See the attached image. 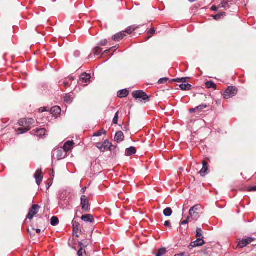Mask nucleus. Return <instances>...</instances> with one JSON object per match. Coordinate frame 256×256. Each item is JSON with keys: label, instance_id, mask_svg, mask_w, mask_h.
Wrapping results in <instances>:
<instances>
[{"label": "nucleus", "instance_id": "09e8293b", "mask_svg": "<svg viewBox=\"0 0 256 256\" xmlns=\"http://www.w3.org/2000/svg\"><path fill=\"white\" fill-rule=\"evenodd\" d=\"M196 108H190V110H189V112L190 113H193V112H194L196 110Z\"/></svg>", "mask_w": 256, "mask_h": 256}, {"label": "nucleus", "instance_id": "052dcab7", "mask_svg": "<svg viewBox=\"0 0 256 256\" xmlns=\"http://www.w3.org/2000/svg\"><path fill=\"white\" fill-rule=\"evenodd\" d=\"M92 54H90L88 56V58H92Z\"/></svg>", "mask_w": 256, "mask_h": 256}, {"label": "nucleus", "instance_id": "8fccbe9b", "mask_svg": "<svg viewBox=\"0 0 256 256\" xmlns=\"http://www.w3.org/2000/svg\"><path fill=\"white\" fill-rule=\"evenodd\" d=\"M250 191L256 192V186H254L250 188Z\"/></svg>", "mask_w": 256, "mask_h": 256}, {"label": "nucleus", "instance_id": "a19ab883", "mask_svg": "<svg viewBox=\"0 0 256 256\" xmlns=\"http://www.w3.org/2000/svg\"><path fill=\"white\" fill-rule=\"evenodd\" d=\"M191 221H192V220L190 218V217H189L188 216L186 220H185L181 222V224L186 225V224H188V222H191Z\"/></svg>", "mask_w": 256, "mask_h": 256}, {"label": "nucleus", "instance_id": "4d7b16f0", "mask_svg": "<svg viewBox=\"0 0 256 256\" xmlns=\"http://www.w3.org/2000/svg\"><path fill=\"white\" fill-rule=\"evenodd\" d=\"M40 232H41V230H40V229H39V228H37V229L36 230V233H38V234H40Z\"/></svg>", "mask_w": 256, "mask_h": 256}, {"label": "nucleus", "instance_id": "2f4dec72", "mask_svg": "<svg viewBox=\"0 0 256 256\" xmlns=\"http://www.w3.org/2000/svg\"><path fill=\"white\" fill-rule=\"evenodd\" d=\"M102 134H106V131L102 129L98 132L94 133L93 136H101Z\"/></svg>", "mask_w": 256, "mask_h": 256}, {"label": "nucleus", "instance_id": "680f3d73", "mask_svg": "<svg viewBox=\"0 0 256 256\" xmlns=\"http://www.w3.org/2000/svg\"><path fill=\"white\" fill-rule=\"evenodd\" d=\"M175 256H183V254H178L176 255Z\"/></svg>", "mask_w": 256, "mask_h": 256}, {"label": "nucleus", "instance_id": "412c9836", "mask_svg": "<svg viewBox=\"0 0 256 256\" xmlns=\"http://www.w3.org/2000/svg\"><path fill=\"white\" fill-rule=\"evenodd\" d=\"M72 224L74 233L77 234L79 231L80 232H82L81 230L79 228L80 224L78 222L73 220L72 222Z\"/></svg>", "mask_w": 256, "mask_h": 256}, {"label": "nucleus", "instance_id": "5701e85b", "mask_svg": "<svg viewBox=\"0 0 256 256\" xmlns=\"http://www.w3.org/2000/svg\"><path fill=\"white\" fill-rule=\"evenodd\" d=\"M78 246L80 249H82L86 250V248L88 246V244L86 241L84 240L78 242Z\"/></svg>", "mask_w": 256, "mask_h": 256}, {"label": "nucleus", "instance_id": "ddd939ff", "mask_svg": "<svg viewBox=\"0 0 256 256\" xmlns=\"http://www.w3.org/2000/svg\"><path fill=\"white\" fill-rule=\"evenodd\" d=\"M34 178H36V184L39 186L43 178L42 173L41 170H38L36 171V174H34Z\"/></svg>", "mask_w": 256, "mask_h": 256}, {"label": "nucleus", "instance_id": "e433bc0d", "mask_svg": "<svg viewBox=\"0 0 256 256\" xmlns=\"http://www.w3.org/2000/svg\"><path fill=\"white\" fill-rule=\"evenodd\" d=\"M116 50V46H113L110 48V49L106 50L104 51V52L102 53V55H105L108 54L110 52H114Z\"/></svg>", "mask_w": 256, "mask_h": 256}, {"label": "nucleus", "instance_id": "f8f14e48", "mask_svg": "<svg viewBox=\"0 0 256 256\" xmlns=\"http://www.w3.org/2000/svg\"><path fill=\"white\" fill-rule=\"evenodd\" d=\"M82 220L83 221L88 222L94 223V219L92 215L90 214H84L81 217Z\"/></svg>", "mask_w": 256, "mask_h": 256}, {"label": "nucleus", "instance_id": "603ef678", "mask_svg": "<svg viewBox=\"0 0 256 256\" xmlns=\"http://www.w3.org/2000/svg\"><path fill=\"white\" fill-rule=\"evenodd\" d=\"M184 78V80H182L181 82H182V84H186V80L188 78Z\"/></svg>", "mask_w": 256, "mask_h": 256}, {"label": "nucleus", "instance_id": "7c9ffc66", "mask_svg": "<svg viewBox=\"0 0 256 256\" xmlns=\"http://www.w3.org/2000/svg\"><path fill=\"white\" fill-rule=\"evenodd\" d=\"M166 248H160L158 250L156 256H162L166 253Z\"/></svg>", "mask_w": 256, "mask_h": 256}, {"label": "nucleus", "instance_id": "20e7f679", "mask_svg": "<svg viewBox=\"0 0 256 256\" xmlns=\"http://www.w3.org/2000/svg\"><path fill=\"white\" fill-rule=\"evenodd\" d=\"M67 152L64 148L55 149L52 151V158H56L58 160H61L66 156Z\"/></svg>", "mask_w": 256, "mask_h": 256}, {"label": "nucleus", "instance_id": "5fc2aeb1", "mask_svg": "<svg viewBox=\"0 0 256 256\" xmlns=\"http://www.w3.org/2000/svg\"><path fill=\"white\" fill-rule=\"evenodd\" d=\"M86 188L85 186V187H84L82 188V190H81V192L82 193V194H84L86 191Z\"/></svg>", "mask_w": 256, "mask_h": 256}, {"label": "nucleus", "instance_id": "6e6d98bb", "mask_svg": "<svg viewBox=\"0 0 256 256\" xmlns=\"http://www.w3.org/2000/svg\"><path fill=\"white\" fill-rule=\"evenodd\" d=\"M74 80V78L73 76H70L68 78V81L70 82H72Z\"/></svg>", "mask_w": 256, "mask_h": 256}, {"label": "nucleus", "instance_id": "3c124183", "mask_svg": "<svg viewBox=\"0 0 256 256\" xmlns=\"http://www.w3.org/2000/svg\"><path fill=\"white\" fill-rule=\"evenodd\" d=\"M122 130L125 131H128L129 130V126H125L123 128Z\"/></svg>", "mask_w": 256, "mask_h": 256}, {"label": "nucleus", "instance_id": "f03ea898", "mask_svg": "<svg viewBox=\"0 0 256 256\" xmlns=\"http://www.w3.org/2000/svg\"><path fill=\"white\" fill-rule=\"evenodd\" d=\"M18 123L21 126H24V124H28V128H18V134H22L30 130V128H29V126L32 125L34 123V120L33 118H30L22 119L19 121Z\"/></svg>", "mask_w": 256, "mask_h": 256}, {"label": "nucleus", "instance_id": "ea45409f", "mask_svg": "<svg viewBox=\"0 0 256 256\" xmlns=\"http://www.w3.org/2000/svg\"><path fill=\"white\" fill-rule=\"evenodd\" d=\"M168 80V78H160L158 81V84H164Z\"/></svg>", "mask_w": 256, "mask_h": 256}, {"label": "nucleus", "instance_id": "49530a36", "mask_svg": "<svg viewBox=\"0 0 256 256\" xmlns=\"http://www.w3.org/2000/svg\"><path fill=\"white\" fill-rule=\"evenodd\" d=\"M80 54V52L79 50H76L74 52V56L76 58L78 57Z\"/></svg>", "mask_w": 256, "mask_h": 256}, {"label": "nucleus", "instance_id": "393cba45", "mask_svg": "<svg viewBox=\"0 0 256 256\" xmlns=\"http://www.w3.org/2000/svg\"><path fill=\"white\" fill-rule=\"evenodd\" d=\"M163 214L166 216H170L172 214V209L168 207L164 210Z\"/></svg>", "mask_w": 256, "mask_h": 256}, {"label": "nucleus", "instance_id": "dca6fc26", "mask_svg": "<svg viewBox=\"0 0 256 256\" xmlns=\"http://www.w3.org/2000/svg\"><path fill=\"white\" fill-rule=\"evenodd\" d=\"M208 163L206 161L202 162V168L200 172V174L202 176H204L208 174Z\"/></svg>", "mask_w": 256, "mask_h": 256}, {"label": "nucleus", "instance_id": "a878e982", "mask_svg": "<svg viewBox=\"0 0 256 256\" xmlns=\"http://www.w3.org/2000/svg\"><path fill=\"white\" fill-rule=\"evenodd\" d=\"M102 50V48L97 46L92 49V52L94 56H99Z\"/></svg>", "mask_w": 256, "mask_h": 256}, {"label": "nucleus", "instance_id": "cd10ccee", "mask_svg": "<svg viewBox=\"0 0 256 256\" xmlns=\"http://www.w3.org/2000/svg\"><path fill=\"white\" fill-rule=\"evenodd\" d=\"M59 223V220L58 218L56 216H53L51 219H50V224L52 226H56V225H58Z\"/></svg>", "mask_w": 256, "mask_h": 256}, {"label": "nucleus", "instance_id": "473e14b6", "mask_svg": "<svg viewBox=\"0 0 256 256\" xmlns=\"http://www.w3.org/2000/svg\"><path fill=\"white\" fill-rule=\"evenodd\" d=\"M196 236V238H203L202 231L200 228H197Z\"/></svg>", "mask_w": 256, "mask_h": 256}, {"label": "nucleus", "instance_id": "13d9d810", "mask_svg": "<svg viewBox=\"0 0 256 256\" xmlns=\"http://www.w3.org/2000/svg\"><path fill=\"white\" fill-rule=\"evenodd\" d=\"M74 235L76 236V238H78L79 237V236L78 234H75V233H74Z\"/></svg>", "mask_w": 256, "mask_h": 256}, {"label": "nucleus", "instance_id": "2eb2a0df", "mask_svg": "<svg viewBox=\"0 0 256 256\" xmlns=\"http://www.w3.org/2000/svg\"><path fill=\"white\" fill-rule=\"evenodd\" d=\"M126 35L124 34V32H120L114 34L112 37V40L116 42L120 41V40H122Z\"/></svg>", "mask_w": 256, "mask_h": 256}, {"label": "nucleus", "instance_id": "c9c22d12", "mask_svg": "<svg viewBox=\"0 0 256 256\" xmlns=\"http://www.w3.org/2000/svg\"><path fill=\"white\" fill-rule=\"evenodd\" d=\"M108 40L106 39L102 40L98 44V46L100 47V46H105L108 44Z\"/></svg>", "mask_w": 256, "mask_h": 256}, {"label": "nucleus", "instance_id": "58836bf2", "mask_svg": "<svg viewBox=\"0 0 256 256\" xmlns=\"http://www.w3.org/2000/svg\"><path fill=\"white\" fill-rule=\"evenodd\" d=\"M118 112H117L115 116H114V118L112 120V122L114 124H117L118 122Z\"/></svg>", "mask_w": 256, "mask_h": 256}, {"label": "nucleus", "instance_id": "79ce46f5", "mask_svg": "<svg viewBox=\"0 0 256 256\" xmlns=\"http://www.w3.org/2000/svg\"><path fill=\"white\" fill-rule=\"evenodd\" d=\"M48 108L46 107H42L39 109L40 112L42 113L44 112H48Z\"/></svg>", "mask_w": 256, "mask_h": 256}, {"label": "nucleus", "instance_id": "aec40b11", "mask_svg": "<svg viewBox=\"0 0 256 256\" xmlns=\"http://www.w3.org/2000/svg\"><path fill=\"white\" fill-rule=\"evenodd\" d=\"M136 152V148L134 146H130L126 150L125 154L127 156H131Z\"/></svg>", "mask_w": 256, "mask_h": 256}, {"label": "nucleus", "instance_id": "4c0bfd02", "mask_svg": "<svg viewBox=\"0 0 256 256\" xmlns=\"http://www.w3.org/2000/svg\"><path fill=\"white\" fill-rule=\"evenodd\" d=\"M206 108H208V106L206 104H202L196 107V108L198 111H201L202 110Z\"/></svg>", "mask_w": 256, "mask_h": 256}, {"label": "nucleus", "instance_id": "bf43d9fd", "mask_svg": "<svg viewBox=\"0 0 256 256\" xmlns=\"http://www.w3.org/2000/svg\"><path fill=\"white\" fill-rule=\"evenodd\" d=\"M190 2H196L197 0H188Z\"/></svg>", "mask_w": 256, "mask_h": 256}, {"label": "nucleus", "instance_id": "c85d7f7f", "mask_svg": "<svg viewBox=\"0 0 256 256\" xmlns=\"http://www.w3.org/2000/svg\"><path fill=\"white\" fill-rule=\"evenodd\" d=\"M226 16V13L224 12L218 13L215 16H213V18L216 20H219L222 18H224Z\"/></svg>", "mask_w": 256, "mask_h": 256}, {"label": "nucleus", "instance_id": "423d86ee", "mask_svg": "<svg viewBox=\"0 0 256 256\" xmlns=\"http://www.w3.org/2000/svg\"><path fill=\"white\" fill-rule=\"evenodd\" d=\"M132 96L136 99H142L144 101L149 100V96L143 90L134 91L132 94Z\"/></svg>", "mask_w": 256, "mask_h": 256}, {"label": "nucleus", "instance_id": "a211bd4d", "mask_svg": "<svg viewBox=\"0 0 256 256\" xmlns=\"http://www.w3.org/2000/svg\"><path fill=\"white\" fill-rule=\"evenodd\" d=\"M91 76L90 74L86 72L80 76V80L83 83H87L90 80Z\"/></svg>", "mask_w": 256, "mask_h": 256}, {"label": "nucleus", "instance_id": "b1692460", "mask_svg": "<svg viewBox=\"0 0 256 256\" xmlns=\"http://www.w3.org/2000/svg\"><path fill=\"white\" fill-rule=\"evenodd\" d=\"M138 27L136 26H131L126 28L124 32V34L126 33L128 34H131Z\"/></svg>", "mask_w": 256, "mask_h": 256}, {"label": "nucleus", "instance_id": "f3484780", "mask_svg": "<svg viewBox=\"0 0 256 256\" xmlns=\"http://www.w3.org/2000/svg\"><path fill=\"white\" fill-rule=\"evenodd\" d=\"M74 144L73 140H68L64 144L62 148L65 151L68 152L71 150Z\"/></svg>", "mask_w": 256, "mask_h": 256}, {"label": "nucleus", "instance_id": "37998d69", "mask_svg": "<svg viewBox=\"0 0 256 256\" xmlns=\"http://www.w3.org/2000/svg\"><path fill=\"white\" fill-rule=\"evenodd\" d=\"M52 110H53L54 112H56L58 113L60 112L61 111L60 108L59 106H55V107L53 108L52 109Z\"/></svg>", "mask_w": 256, "mask_h": 256}, {"label": "nucleus", "instance_id": "a18cd8bd", "mask_svg": "<svg viewBox=\"0 0 256 256\" xmlns=\"http://www.w3.org/2000/svg\"><path fill=\"white\" fill-rule=\"evenodd\" d=\"M182 80H184V79L182 78H174V79L171 80L170 82H181Z\"/></svg>", "mask_w": 256, "mask_h": 256}, {"label": "nucleus", "instance_id": "7ed1b4c3", "mask_svg": "<svg viewBox=\"0 0 256 256\" xmlns=\"http://www.w3.org/2000/svg\"><path fill=\"white\" fill-rule=\"evenodd\" d=\"M238 92V88L234 86H228L224 92L223 96L226 99L235 96Z\"/></svg>", "mask_w": 256, "mask_h": 256}, {"label": "nucleus", "instance_id": "6ab92c4d", "mask_svg": "<svg viewBox=\"0 0 256 256\" xmlns=\"http://www.w3.org/2000/svg\"><path fill=\"white\" fill-rule=\"evenodd\" d=\"M129 94V91L125 88L123 90H120L117 92V96L120 98H123L127 96Z\"/></svg>", "mask_w": 256, "mask_h": 256}, {"label": "nucleus", "instance_id": "6e6552de", "mask_svg": "<svg viewBox=\"0 0 256 256\" xmlns=\"http://www.w3.org/2000/svg\"><path fill=\"white\" fill-rule=\"evenodd\" d=\"M40 208V206L38 204H33L29 210L28 214L27 216V218L32 220L34 216L36 215Z\"/></svg>", "mask_w": 256, "mask_h": 256}, {"label": "nucleus", "instance_id": "f704fd0d", "mask_svg": "<svg viewBox=\"0 0 256 256\" xmlns=\"http://www.w3.org/2000/svg\"><path fill=\"white\" fill-rule=\"evenodd\" d=\"M78 256H87V254L86 250L82 249H79L77 252Z\"/></svg>", "mask_w": 256, "mask_h": 256}, {"label": "nucleus", "instance_id": "72a5a7b5", "mask_svg": "<svg viewBox=\"0 0 256 256\" xmlns=\"http://www.w3.org/2000/svg\"><path fill=\"white\" fill-rule=\"evenodd\" d=\"M60 85L64 86L65 88H68L70 86V83L68 80H64L60 82Z\"/></svg>", "mask_w": 256, "mask_h": 256}, {"label": "nucleus", "instance_id": "4be33fe9", "mask_svg": "<svg viewBox=\"0 0 256 256\" xmlns=\"http://www.w3.org/2000/svg\"><path fill=\"white\" fill-rule=\"evenodd\" d=\"M179 87L182 90H191L192 86L188 83L182 84H180Z\"/></svg>", "mask_w": 256, "mask_h": 256}, {"label": "nucleus", "instance_id": "4468645a", "mask_svg": "<svg viewBox=\"0 0 256 256\" xmlns=\"http://www.w3.org/2000/svg\"><path fill=\"white\" fill-rule=\"evenodd\" d=\"M124 134L122 131H118L116 132L114 136V140L120 143L124 140Z\"/></svg>", "mask_w": 256, "mask_h": 256}, {"label": "nucleus", "instance_id": "1a4fd4ad", "mask_svg": "<svg viewBox=\"0 0 256 256\" xmlns=\"http://www.w3.org/2000/svg\"><path fill=\"white\" fill-rule=\"evenodd\" d=\"M254 240V238L250 237H248L246 238L242 239V240L240 241L238 246L239 248H244L247 246L248 244H250L253 240Z\"/></svg>", "mask_w": 256, "mask_h": 256}, {"label": "nucleus", "instance_id": "c03bdc74", "mask_svg": "<svg viewBox=\"0 0 256 256\" xmlns=\"http://www.w3.org/2000/svg\"><path fill=\"white\" fill-rule=\"evenodd\" d=\"M164 225L166 227L170 228H172L170 221L169 220L166 221Z\"/></svg>", "mask_w": 256, "mask_h": 256}, {"label": "nucleus", "instance_id": "864d4df0", "mask_svg": "<svg viewBox=\"0 0 256 256\" xmlns=\"http://www.w3.org/2000/svg\"><path fill=\"white\" fill-rule=\"evenodd\" d=\"M212 10L214 12H216L218 10V8L216 6H212L211 8Z\"/></svg>", "mask_w": 256, "mask_h": 256}, {"label": "nucleus", "instance_id": "de8ad7c7", "mask_svg": "<svg viewBox=\"0 0 256 256\" xmlns=\"http://www.w3.org/2000/svg\"><path fill=\"white\" fill-rule=\"evenodd\" d=\"M155 29L154 28H152L148 30V34H152L155 33Z\"/></svg>", "mask_w": 256, "mask_h": 256}, {"label": "nucleus", "instance_id": "bb28decb", "mask_svg": "<svg viewBox=\"0 0 256 256\" xmlns=\"http://www.w3.org/2000/svg\"><path fill=\"white\" fill-rule=\"evenodd\" d=\"M206 88H216V85L212 81H208L206 82Z\"/></svg>", "mask_w": 256, "mask_h": 256}, {"label": "nucleus", "instance_id": "c756f323", "mask_svg": "<svg viewBox=\"0 0 256 256\" xmlns=\"http://www.w3.org/2000/svg\"><path fill=\"white\" fill-rule=\"evenodd\" d=\"M73 98L72 96L67 94L64 98V100L66 103H71L72 102Z\"/></svg>", "mask_w": 256, "mask_h": 256}, {"label": "nucleus", "instance_id": "9d476101", "mask_svg": "<svg viewBox=\"0 0 256 256\" xmlns=\"http://www.w3.org/2000/svg\"><path fill=\"white\" fill-rule=\"evenodd\" d=\"M204 244L205 242L202 238H197V239L195 241L192 242L190 244V246H188V248L191 249L193 248L202 246Z\"/></svg>", "mask_w": 256, "mask_h": 256}, {"label": "nucleus", "instance_id": "39448f33", "mask_svg": "<svg viewBox=\"0 0 256 256\" xmlns=\"http://www.w3.org/2000/svg\"><path fill=\"white\" fill-rule=\"evenodd\" d=\"M80 206L83 212H89L90 210V204L88 198L82 195L80 198Z\"/></svg>", "mask_w": 256, "mask_h": 256}, {"label": "nucleus", "instance_id": "0eeeda50", "mask_svg": "<svg viewBox=\"0 0 256 256\" xmlns=\"http://www.w3.org/2000/svg\"><path fill=\"white\" fill-rule=\"evenodd\" d=\"M199 209V206L198 205H195L192 207L189 210V217L192 220H196L199 218L198 213L197 210Z\"/></svg>", "mask_w": 256, "mask_h": 256}, {"label": "nucleus", "instance_id": "f257e3e1", "mask_svg": "<svg viewBox=\"0 0 256 256\" xmlns=\"http://www.w3.org/2000/svg\"><path fill=\"white\" fill-rule=\"evenodd\" d=\"M95 146L101 152L108 150L114 152L116 148V146H113L108 140H104L102 142H98Z\"/></svg>", "mask_w": 256, "mask_h": 256}, {"label": "nucleus", "instance_id": "9b49d317", "mask_svg": "<svg viewBox=\"0 0 256 256\" xmlns=\"http://www.w3.org/2000/svg\"><path fill=\"white\" fill-rule=\"evenodd\" d=\"M33 134L38 137L42 138L46 134V130L44 128L36 129L33 130Z\"/></svg>", "mask_w": 256, "mask_h": 256}]
</instances>
